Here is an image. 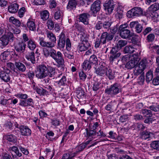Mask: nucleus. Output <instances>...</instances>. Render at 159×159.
Listing matches in <instances>:
<instances>
[{
	"instance_id": "obj_1",
	"label": "nucleus",
	"mask_w": 159,
	"mask_h": 159,
	"mask_svg": "<svg viewBox=\"0 0 159 159\" xmlns=\"http://www.w3.org/2000/svg\"><path fill=\"white\" fill-rule=\"evenodd\" d=\"M35 73L36 77L39 79H44L47 76L55 77L56 69L50 66L47 67L43 64L40 65L36 67Z\"/></svg>"
},
{
	"instance_id": "obj_2",
	"label": "nucleus",
	"mask_w": 159,
	"mask_h": 159,
	"mask_svg": "<svg viewBox=\"0 0 159 159\" xmlns=\"http://www.w3.org/2000/svg\"><path fill=\"white\" fill-rule=\"evenodd\" d=\"M52 48L49 50L46 48H44L43 51L44 56L47 57L50 55L55 60L59 67H63L64 60L62 54L60 51L57 52L56 50Z\"/></svg>"
},
{
	"instance_id": "obj_3",
	"label": "nucleus",
	"mask_w": 159,
	"mask_h": 159,
	"mask_svg": "<svg viewBox=\"0 0 159 159\" xmlns=\"http://www.w3.org/2000/svg\"><path fill=\"white\" fill-rule=\"evenodd\" d=\"M47 36L50 41L46 42L44 38L39 37V41L40 45L43 47L52 48L54 47L56 43V39L55 35L51 31H47Z\"/></svg>"
},
{
	"instance_id": "obj_4",
	"label": "nucleus",
	"mask_w": 159,
	"mask_h": 159,
	"mask_svg": "<svg viewBox=\"0 0 159 159\" xmlns=\"http://www.w3.org/2000/svg\"><path fill=\"white\" fill-rule=\"evenodd\" d=\"M146 15L145 11L140 7H135L127 11V16L129 18Z\"/></svg>"
},
{
	"instance_id": "obj_5",
	"label": "nucleus",
	"mask_w": 159,
	"mask_h": 159,
	"mask_svg": "<svg viewBox=\"0 0 159 159\" xmlns=\"http://www.w3.org/2000/svg\"><path fill=\"white\" fill-rule=\"evenodd\" d=\"M121 91L120 87L118 84L115 83L111 85L109 88L106 89L105 90V93L109 97H114Z\"/></svg>"
},
{
	"instance_id": "obj_6",
	"label": "nucleus",
	"mask_w": 159,
	"mask_h": 159,
	"mask_svg": "<svg viewBox=\"0 0 159 159\" xmlns=\"http://www.w3.org/2000/svg\"><path fill=\"white\" fill-rule=\"evenodd\" d=\"M127 55H125L122 58V60L123 61H127L129 60H130L126 64L125 66V67L129 69H131L135 67V66L138 64L136 58Z\"/></svg>"
},
{
	"instance_id": "obj_7",
	"label": "nucleus",
	"mask_w": 159,
	"mask_h": 159,
	"mask_svg": "<svg viewBox=\"0 0 159 159\" xmlns=\"http://www.w3.org/2000/svg\"><path fill=\"white\" fill-rule=\"evenodd\" d=\"M119 30L120 37L123 39L129 38L132 36V33L129 30L127 29L126 25H120L119 28Z\"/></svg>"
},
{
	"instance_id": "obj_8",
	"label": "nucleus",
	"mask_w": 159,
	"mask_h": 159,
	"mask_svg": "<svg viewBox=\"0 0 159 159\" xmlns=\"http://www.w3.org/2000/svg\"><path fill=\"white\" fill-rule=\"evenodd\" d=\"M13 39V34L11 32H9L0 38V41L3 46H6L8 44L9 41L12 42Z\"/></svg>"
},
{
	"instance_id": "obj_9",
	"label": "nucleus",
	"mask_w": 159,
	"mask_h": 159,
	"mask_svg": "<svg viewBox=\"0 0 159 159\" xmlns=\"http://www.w3.org/2000/svg\"><path fill=\"white\" fill-rule=\"evenodd\" d=\"M121 54L120 50L116 47H114L110 52V60L111 62L113 61L115 59L119 57Z\"/></svg>"
},
{
	"instance_id": "obj_10",
	"label": "nucleus",
	"mask_w": 159,
	"mask_h": 159,
	"mask_svg": "<svg viewBox=\"0 0 159 159\" xmlns=\"http://www.w3.org/2000/svg\"><path fill=\"white\" fill-rule=\"evenodd\" d=\"M10 70L8 69H4L0 70V78L5 82H7L11 79Z\"/></svg>"
},
{
	"instance_id": "obj_11",
	"label": "nucleus",
	"mask_w": 159,
	"mask_h": 159,
	"mask_svg": "<svg viewBox=\"0 0 159 159\" xmlns=\"http://www.w3.org/2000/svg\"><path fill=\"white\" fill-rule=\"evenodd\" d=\"M116 5L113 0H109L106 1L103 4L104 9L107 11L109 14H111L112 12Z\"/></svg>"
},
{
	"instance_id": "obj_12",
	"label": "nucleus",
	"mask_w": 159,
	"mask_h": 159,
	"mask_svg": "<svg viewBox=\"0 0 159 159\" xmlns=\"http://www.w3.org/2000/svg\"><path fill=\"white\" fill-rule=\"evenodd\" d=\"M59 39L57 42V46L59 49L63 48L65 46L66 37L65 34L61 32L59 36Z\"/></svg>"
},
{
	"instance_id": "obj_13",
	"label": "nucleus",
	"mask_w": 159,
	"mask_h": 159,
	"mask_svg": "<svg viewBox=\"0 0 159 159\" xmlns=\"http://www.w3.org/2000/svg\"><path fill=\"white\" fill-rule=\"evenodd\" d=\"M19 129L21 134L28 136L31 135V131L27 126L21 125L19 127Z\"/></svg>"
},
{
	"instance_id": "obj_14",
	"label": "nucleus",
	"mask_w": 159,
	"mask_h": 159,
	"mask_svg": "<svg viewBox=\"0 0 159 159\" xmlns=\"http://www.w3.org/2000/svg\"><path fill=\"white\" fill-rule=\"evenodd\" d=\"M107 70L105 64L102 63L98 67L95 69V72L98 75L102 76L105 74Z\"/></svg>"
},
{
	"instance_id": "obj_15",
	"label": "nucleus",
	"mask_w": 159,
	"mask_h": 159,
	"mask_svg": "<svg viewBox=\"0 0 159 159\" xmlns=\"http://www.w3.org/2000/svg\"><path fill=\"white\" fill-rule=\"evenodd\" d=\"M101 2L99 0L95 1L92 5L91 7V10L94 13H96L100 9Z\"/></svg>"
},
{
	"instance_id": "obj_16",
	"label": "nucleus",
	"mask_w": 159,
	"mask_h": 159,
	"mask_svg": "<svg viewBox=\"0 0 159 159\" xmlns=\"http://www.w3.org/2000/svg\"><path fill=\"white\" fill-rule=\"evenodd\" d=\"M89 14L87 13H83L79 16L80 21L82 22L85 25H87L89 24V18L90 17Z\"/></svg>"
},
{
	"instance_id": "obj_17",
	"label": "nucleus",
	"mask_w": 159,
	"mask_h": 159,
	"mask_svg": "<svg viewBox=\"0 0 159 159\" xmlns=\"http://www.w3.org/2000/svg\"><path fill=\"white\" fill-rule=\"evenodd\" d=\"M63 11L59 7H57L54 10V18L56 20L61 19L63 16Z\"/></svg>"
},
{
	"instance_id": "obj_18",
	"label": "nucleus",
	"mask_w": 159,
	"mask_h": 159,
	"mask_svg": "<svg viewBox=\"0 0 159 159\" xmlns=\"http://www.w3.org/2000/svg\"><path fill=\"white\" fill-rule=\"evenodd\" d=\"M26 44L25 42H21L18 43L15 46L16 51L19 52H23L25 51Z\"/></svg>"
},
{
	"instance_id": "obj_19",
	"label": "nucleus",
	"mask_w": 159,
	"mask_h": 159,
	"mask_svg": "<svg viewBox=\"0 0 159 159\" xmlns=\"http://www.w3.org/2000/svg\"><path fill=\"white\" fill-rule=\"evenodd\" d=\"M118 104L116 101L114 100L109 102L105 107V109L110 111L117 107Z\"/></svg>"
},
{
	"instance_id": "obj_20",
	"label": "nucleus",
	"mask_w": 159,
	"mask_h": 159,
	"mask_svg": "<svg viewBox=\"0 0 159 159\" xmlns=\"http://www.w3.org/2000/svg\"><path fill=\"white\" fill-rule=\"evenodd\" d=\"M90 47L89 43H82L79 44L78 49L79 51L82 52L87 50Z\"/></svg>"
},
{
	"instance_id": "obj_21",
	"label": "nucleus",
	"mask_w": 159,
	"mask_h": 159,
	"mask_svg": "<svg viewBox=\"0 0 159 159\" xmlns=\"http://www.w3.org/2000/svg\"><path fill=\"white\" fill-rule=\"evenodd\" d=\"M34 54V52L31 51L28 52L25 55L26 59L30 61L32 64H35L36 62Z\"/></svg>"
},
{
	"instance_id": "obj_22",
	"label": "nucleus",
	"mask_w": 159,
	"mask_h": 159,
	"mask_svg": "<svg viewBox=\"0 0 159 159\" xmlns=\"http://www.w3.org/2000/svg\"><path fill=\"white\" fill-rule=\"evenodd\" d=\"M57 77L61 78V79L57 82L59 86H64L66 83L67 80L66 76L64 75H63L62 73H61L58 75Z\"/></svg>"
},
{
	"instance_id": "obj_23",
	"label": "nucleus",
	"mask_w": 159,
	"mask_h": 159,
	"mask_svg": "<svg viewBox=\"0 0 159 159\" xmlns=\"http://www.w3.org/2000/svg\"><path fill=\"white\" fill-rule=\"evenodd\" d=\"M153 135V133L149 131H145L140 134V137L143 139H149L152 135Z\"/></svg>"
},
{
	"instance_id": "obj_24",
	"label": "nucleus",
	"mask_w": 159,
	"mask_h": 159,
	"mask_svg": "<svg viewBox=\"0 0 159 159\" xmlns=\"http://www.w3.org/2000/svg\"><path fill=\"white\" fill-rule=\"evenodd\" d=\"M93 65L88 60H86L83 63L82 68L85 70H89Z\"/></svg>"
},
{
	"instance_id": "obj_25",
	"label": "nucleus",
	"mask_w": 159,
	"mask_h": 159,
	"mask_svg": "<svg viewBox=\"0 0 159 159\" xmlns=\"http://www.w3.org/2000/svg\"><path fill=\"white\" fill-rule=\"evenodd\" d=\"M77 4V2L76 0H69L67 6V8L70 10L75 9Z\"/></svg>"
},
{
	"instance_id": "obj_26",
	"label": "nucleus",
	"mask_w": 159,
	"mask_h": 159,
	"mask_svg": "<svg viewBox=\"0 0 159 159\" xmlns=\"http://www.w3.org/2000/svg\"><path fill=\"white\" fill-rule=\"evenodd\" d=\"M10 52L8 50L2 53L0 56V58L2 60H8L10 58Z\"/></svg>"
},
{
	"instance_id": "obj_27",
	"label": "nucleus",
	"mask_w": 159,
	"mask_h": 159,
	"mask_svg": "<svg viewBox=\"0 0 159 159\" xmlns=\"http://www.w3.org/2000/svg\"><path fill=\"white\" fill-rule=\"evenodd\" d=\"M9 11L11 13L16 12L18 10V6L16 3H14L9 6L8 8Z\"/></svg>"
},
{
	"instance_id": "obj_28",
	"label": "nucleus",
	"mask_w": 159,
	"mask_h": 159,
	"mask_svg": "<svg viewBox=\"0 0 159 159\" xmlns=\"http://www.w3.org/2000/svg\"><path fill=\"white\" fill-rule=\"evenodd\" d=\"M27 47L30 50L33 51L36 48V44L34 40L30 39L27 42Z\"/></svg>"
},
{
	"instance_id": "obj_29",
	"label": "nucleus",
	"mask_w": 159,
	"mask_h": 159,
	"mask_svg": "<svg viewBox=\"0 0 159 159\" xmlns=\"http://www.w3.org/2000/svg\"><path fill=\"white\" fill-rule=\"evenodd\" d=\"M27 25L29 30L33 31L35 30L36 25L34 21L29 19L27 23Z\"/></svg>"
},
{
	"instance_id": "obj_30",
	"label": "nucleus",
	"mask_w": 159,
	"mask_h": 159,
	"mask_svg": "<svg viewBox=\"0 0 159 159\" xmlns=\"http://www.w3.org/2000/svg\"><path fill=\"white\" fill-rule=\"evenodd\" d=\"M15 65L16 68L20 71L24 72L25 71L26 67L22 63L20 62H16Z\"/></svg>"
},
{
	"instance_id": "obj_31",
	"label": "nucleus",
	"mask_w": 159,
	"mask_h": 159,
	"mask_svg": "<svg viewBox=\"0 0 159 159\" xmlns=\"http://www.w3.org/2000/svg\"><path fill=\"white\" fill-rule=\"evenodd\" d=\"M105 73L106 76L110 80L113 79L115 77V72L111 69H107Z\"/></svg>"
},
{
	"instance_id": "obj_32",
	"label": "nucleus",
	"mask_w": 159,
	"mask_h": 159,
	"mask_svg": "<svg viewBox=\"0 0 159 159\" xmlns=\"http://www.w3.org/2000/svg\"><path fill=\"white\" fill-rule=\"evenodd\" d=\"M127 43V42L126 40H120L118 41L116 43V45L115 46L116 47L120 50L123 47L125 46Z\"/></svg>"
},
{
	"instance_id": "obj_33",
	"label": "nucleus",
	"mask_w": 159,
	"mask_h": 159,
	"mask_svg": "<svg viewBox=\"0 0 159 159\" xmlns=\"http://www.w3.org/2000/svg\"><path fill=\"white\" fill-rule=\"evenodd\" d=\"M85 131L86 132V135L85 136L88 138L92 137L96 134V131L93 130L91 129H89L86 128L85 129Z\"/></svg>"
},
{
	"instance_id": "obj_34",
	"label": "nucleus",
	"mask_w": 159,
	"mask_h": 159,
	"mask_svg": "<svg viewBox=\"0 0 159 159\" xmlns=\"http://www.w3.org/2000/svg\"><path fill=\"white\" fill-rule=\"evenodd\" d=\"M41 18L43 20H47L49 16V13L47 10H44L40 13Z\"/></svg>"
},
{
	"instance_id": "obj_35",
	"label": "nucleus",
	"mask_w": 159,
	"mask_h": 159,
	"mask_svg": "<svg viewBox=\"0 0 159 159\" xmlns=\"http://www.w3.org/2000/svg\"><path fill=\"white\" fill-rule=\"evenodd\" d=\"M89 35L85 33H82L80 34V40L82 43H89L88 40Z\"/></svg>"
},
{
	"instance_id": "obj_36",
	"label": "nucleus",
	"mask_w": 159,
	"mask_h": 159,
	"mask_svg": "<svg viewBox=\"0 0 159 159\" xmlns=\"http://www.w3.org/2000/svg\"><path fill=\"white\" fill-rule=\"evenodd\" d=\"M150 11H155L159 9V3H155L151 5L148 8Z\"/></svg>"
},
{
	"instance_id": "obj_37",
	"label": "nucleus",
	"mask_w": 159,
	"mask_h": 159,
	"mask_svg": "<svg viewBox=\"0 0 159 159\" xmlns=\"http://www.w3.org/2000/svg\"><path fill=\"white\" fill-rule=\"evenodd\" d=\"M153 78V71L150 70L146 74V80L147 83H149L152 80Z\"/></svg>"
},
{
	"instance_id": "obj_38",
	"label": "nucleus",
	"mask_w": 159,
	"mask_h": 159,
	"mask_svg": "<svg viewBox=\"0 0 159 159\" xmlns=\"http://www.w3.org/2000/svg\"><path fill=\"white\" fill-rule=\"evenodd\" d=\"M124 51L125 53H132L134 51V48L132 46L127 45L124 48Z\"/></svg>"
},
{
	"instance_id": "obj_39",
	"label": "nucleus",
	"mask_w": 159,
	"mask_h": 159,
	"mask_svg": "<svg viewBox=\"0 0 159 159\" xmlns=\"http://www.w3.org/2000/svg\"><path fill=\"white\" fill-rule=\"evenodd\" d=\"M147 63V59H143L140 61L138 66L140 68L144 70L146 68Z\"/></svg>"
},
{
	"instance_id": "obj_40",
	"label": "nucleus",
	"mask_w": 159,
	"mask_h": 159,
	"mask_svg": "<svg viewBox=\"0 0 159 159\" xmlns=\"http://www.w3.org/2000/svg\"><path fill=\"white\" fill-rule=\"evenodd\" d=\"M144 70L140 68L139 67L137 66L135 67L134 70V74L135 75H138L141 74H144L143 72Z\"/></svg>"
},
{
	"instance_id": "obj_41",
	"label": "nucleus",
	"mask_w": 159,
	"mask_h": 159,
	"mask_svg": "<svg viewBox=\"0 0 159 159\" xmlns=\"http://www.w3.org/2000/svg\"><path fill=\"white\" fill-rule=\"evenodd\" d=\"M148 108L151 110V112L159 111V104H154L148 107Z\"/></svg>"
},
{
	"instance_id": "obj_42",
	"label": "nucleus",
	"mask_w": 159,
	"mask_h": 159,
	"mask_svg": "<svg viewBox=\"0 0 159 159\" xmlns=\"http://www.w3.org/2000/svg\"><path fill=\"white\" fill-rule=\"evenodd\" d=\"M141 113L145 116L148 117H152V112L150 109H143L141 110Z\"/></svg>"
},
{
	"instance_id": "obj_43",
	"label": "nucleus",
	"mask_w": 159,
	"mask_h": 159,
	"mask_svg": "<svg viewBox=\"0 0 159 159\" xmlns=\"http://www.w3.org/2000/svg\"><path fill=\"white\" fill-rule=\"evenodd\" d=\"M89 60L93 65L98 64V59L95 55L91 56Z\"/></svg>"
},
{
	"instance_id": "obj_44",
	"label": "nucleus",
	"mask_w": 159,
	"mask_h": 159,
	"mask_svg": "<svg viewBox=\"0 0 159 159\" xmlns=\"http://www.w3.org/2000/svg\"><path fill=\"white\" fill-rule=\"evenodd\" d=\"M36 92L40 95H45L48 94V92L46 90L43 88H39Z\"/></svg>"
},
{
	"instance_id": "obj_45",
	"label": "nucleus",
	"mask_w": 159,
	"mask_h": 159,
	"mask_svg": "<svg viewBox=\"0 0 159 159\" xmlns=\"http://www.w3.org/2000/svg\"><path fill=\"white\" fill-rule=\"evenodd\" d=\"M9 21L12 23L16 26H19L20 25V22L18 20L15 19L13 17H11L9 19Z\"/></svg>"
},
{
	"instance_id": "obj_46",
	"label": "nucleus",
	"mask_w": 159,
	"mask_h": 159,
	"mask_svg": "<svg viewBox=\"0 0 159 159\" xmlns=\"http://www.w3.org/2000/svg\"><path fill=\"white\" fill-rule=\"evenodd\" d=\"M48 29L50 30H52L54 27V23L51 19H49L46 23Z\"/></svg>"
},
{
	"instance_id": "obj_47",
	"label": "nucleus",
	"mask_w": 159,
	"mask_h": 159,
	"mask_svg": "<svg viewBox=\"0 0 159 159\" xmlns=\"http://www.w3.org/2000/svg\"><path fill=\"white\" fill-rule=\"evenodd\" d=\"M6 139L9 141L15 143L16 141V138L15 136L12 134L8 135L6 136Z\"/></svg>"
},
{
	"instance_id": "obj_48",
	"label": "nucleus",
	"mask_w": 159,
	"mask_h": 159,
	"mask_svg": "<svg viewBox=\"0 0 159 159\" xmlns=\"http://www.w3.org/2000/svg\"><path fill=\"white\" fill-rule=\"evenodd\" d=\"M77 97L78 98H84L85 92L82 90H77L76 91Z\"/></svg>"
},
{
	"instance_id": "obj_49",
	"label": "nucleus",
	"mask_w": 159,
	"mask_h": 159,
	"mask_svg": "<svg viewBox=\"0 0 159 159\" xmlns=\"http://www.w3.org/2000/svg\"><path fill=\"white\" fill-rule=\"evenodd\" d=\"M154 35L153 34H150L147 36L146 40L148 43L152 42L154 40Z\"/></svg>"
},
{
	"instance_id": "obj_50",
	"label": "nucleus",
	"mask_w": 159,
	"mask_h": 159,
	"mask_svg": "<svg viewBox=\"0 0 159 159\" xmlns=\"http://www.w3.org/2000/svg\"><path fill=\"white\" fill-rule=\"evenodd\" d=\"M151 146L152 148L159 150V143L157 141H154L151 144Z\"/></svg>"
},
{
	"instance_id": "obj_51",
	"label": "nucleus",
	"mask_w": 159,
	"mask_h": 159,
	"mask_svg": "<svg viewBox=\"0 0 159 159\" xmlns=\"http://www.w3.org/2000/svg\"><path fill=\"white\" fill-rule=\"evenodd\" d=\"M100 88V84L98 82H95L93 84L92 89L94 91H97Z\"/></svg>"
},
{
	"instance_id": "obj_52",
	"label": "nucleus",
	"mask_w": 159,
	"mask_h": 159,
	"mask_svg": "<svg viewBox=\"0 0 159 159\" xmlns=\"http://www.w3.org/2000/svg\"><path fill=\"white\" fill-rule=\"evenodd\" d=\"M105 36V34H103V33L101 36L100 39H99L102 45L105 44L106 43L107 39Z\"/></svg>"
},
{
	"instance_id": "obj_53",
	"label": "nucleus",
	"mask_w": 159,
	"mask_h": 159,
	"mask_svg": "<svg viewBox=\"0 0 159 159\" xmlns=\"http://www.w3.org/2000/svg\"><path fill=\"white\" fill-rule=\"evenodd\" d=\"M79 74L80 79L83 81H85L87 77V75L84 72L82 71L80 72Z\"/></svg>"
},
{
	"instance_id": "obj_54",
	"label": "nucleus",
	"mask_w": 159,
	"mask_h": 159,
	"mask_svg": "<svg viewBox=\"0 0 159 159\" xmlns=\"http://www.w3.org/2000/svg\"><path fill=\"white\" fill-rule=\"evenodd\" d=\"M51 123L52 125L55 127L59 126L60 124V121L57 119L55 120H51Z\"/></svg>"
},
{
	"instance_id": "obj_55",
	"label": "nucleus",
	"mask_w": 159,
	"mask_h": 159,
	"mask_svg": "<svg viewBox=\"0 0 159 159\" xmlns=\"http://www.w3.org/2000/svg\"><path fill=\"white\" fill-rule=\"evenodd\" d=\"M103 34H105V35H106L105 37L107 40H111L114 37V35L108 33L107 32H105L103 33Z\"/></svg>"
},
{
	"instance_id": "obj_56",
	"label": "nucleus",
	"mask_w": 159,
	"mask_h": 159,
	"mask_svg": "<svg viewBox=\"0 0 159 159\" xmlns=\"http://www.w3.org/2000/svg\"><path fill=\"white\" fill-rule=\"evenodd\" d=\"M128 116L127 115H123L121 116L119 118L120 121L122 122H124L127 121L128 120Z\"/></svg>"
},
{
	"instance_id": "obj_57",
	"label": "nucleus",
	"mask_w": 159,
	"mask_h": 159,
	"mask_svg": "<svg viewBox=\"0 0 159 159\" xmlns=\"http://www.w3.org/2000/svg\"><path fill=\"white\" fill-rule=\"evenodd\" d=\"M66 48L67 50H70L71 47V43L69 38L66 37Z\"/></svg>"
},
{
	"instance_id": "obj_58",
	"label": "nucleus",
	"mask_w": 159,
	"mask_h": 159,
	"mask_svg": "<svg viewBox=\"0 0 159 159\" xmlns=\"http://www.w3.org/2000/svg\"><path fill=\"white\" fill-rule=\"evenodd\" d=\"M111 23L109 21H105L102 23V26L104 29H109L111 26Z\"/></svg>"
},
{
	"instance_id": "obj_59",
	"label": "nucleus",
	"mask_w": 159,
	"mask_h": 159,
	"mask_svg": "<svg viewBox=\"0 0 159 159\" xmlns=\"http://www.w3.org/2000/svg\"><path fill=\"white\" fill-rule=\"evenodd\" d=\"M27 106H31L32 107H34V103L33 102V100L31 98H29L27 99H25Z\"/></svg>"
},
{
	"instance_id": "obj_60",
	"label": "nucleus",
	"mask_w": 159,
	"mask_h": 159,
	"mask_svg": "<svg viewBox=\"0 0 159 159\" xmlns=\"http://www.w3.org/2000/svg\"><path fill=\"white\" fill-rule=\"evenodd\" d=\"M138 82L140 85L143 84L144 81V74H141L139 77Z\"/></svg>"
},
{
	"instance_id": "obj_61",
	"label": "nucleus",
	"mask_w": 159,
	"mask_h": 159,
	"mask_svg": "<svg viewBox=\"0 0 159 159\" xmlns=\"http://www.w3.org/2000/svg\"><path fill=\"white\" fill-rule=\"evenodd\" d=\"M1 159H12L10 155L6 153H3L1 155Z\"/></svg>"
},
{
	"instance_id": "obj_62",
	"label": "nucleus",
	"mask_w": 159,
	"mask_h": 159,
	"mask_svg": "<svg viewBox=\"0 0 159 159\" xmlns=\"http://www.w3.org/2000/svg\"><path fill=\"white\" fill-rule=\"evenodd\" d=\"M18 148L23 154L26 155L29 154V152L27 149L25 148H22L20 146H18Z\"/></svg>"
},
{
	"instance_id": "obj_63",
	"label": "nucleus",
	"mask_w": 159,
	"mask_h": 159,
	"mask_svg": "<svg viewBox=\"0 0 159 159\" xmlns=\"http://www.w3.org/2000/svg\"><path fill=\"white\" fill-rule=\"evenodd\" d=\"M143 29V26L141 25L139 23L135 28V31L137 33H139L142 31Z\"/></svg>"
},
{
	"instance_id": "obj_64",
	"label": "nucleus",
	"mask_w": 159,
	"mask_h": 159,
	"mask_svg": "<svg viewBox=\"0 0 159 159\" xmlns=\"http://www.w3.org/2000/svg\"><path fill=\"white\" fill-rule=\"evenodd\" d=\"M152 83L155 85L159 84V76L156 75V77L153 80Z\"/></svg>"
}]
</instances>
